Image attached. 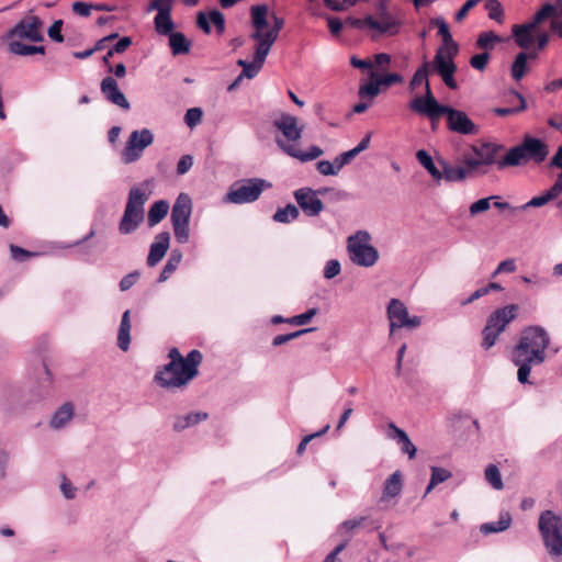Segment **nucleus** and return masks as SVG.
Masks as SVG:
<instances>
[{"label":"nucleus","instance_id":"obj_17","mask_svg":"<svg viewBox=\"0 0 562 562\" xmlns=\"http://www.w3.org/2000/svg\"><path fill=\"white\" fill-rule=\"evenodd\" d=\"M100 90L109 102L124 110L130 109V102L125 98L124 93L120 90L117 82L113 77H104L101 81Z\"/></svg>","mask_w":562,"mask_h":562},{"label":"nucleus","instance_id":"obj_23","mask_svg":"<svg viewBox=\"0 0 562 562\" xmlns=\"http://www.w3.org/2000/svg\"><path fill=\"white\" fill-rule=\"evenodd\" d=\"M403 490V474L400 470L393 472L383 484L382 496L380 502H385L397 497Z\"/></svg>","mask_w":562,"mask_h":562},{"label":"nucleus","instance_id":"obj_37","mask_svg":"<svg viewBox=\"0 0 562 562\" xmlns=\"http://www.w3.org/2000/svg\"><path fill=\"white\" fill-rule=\"evenodd\" d=\"M538 54L536 52H531L529 54L525 52H520L517 54L513 65H512V76L515 80H520L526 70H527V59L537 58Z\"/></svg>","mask_w":562,"mask_h":562},{"label":"nucleus","instance_id":"obj_51","mask_svg":"<svg viewBox=\"0 0 562 562\" xmlns=\"http://www.w3.org/2000/svg\"><path fill=\"white\" fill-rule=\"evenodd\" d=\"M485 9L488 13V18L502 23L504 20V10L502 3L498 0H487L485 3Z\"/></svg>","mask_w":562,"mask_h":562},{"label":"nucleus","instance_id":"obj_49","mask_svg":"<svg viewBox=\"0 0 562 562\" xmlns=\"http://www.w3.org/2000/svg\"><path fill=\"white\" fill-rule=\"evenodd\" d=\"M485 479L495 490H502L504 487L499 469L495 464H488L485 469Z\"/></svg>","mask_w":562,"mask_h":562},{"label":"nucleus","instance_id":"obj_43","mask_svg":"<svg viewBox=\"0 0 562 562\" xmlns=\"http://www.w3.org/2000/svg\"><path fill=\"white\" fill-rule=\"evenodd\" d=\"M369 146V143H358V145L335 157V164L337 165V169H341L346 165L350 164L353 158H356L360 153L366 150Z\"/></svg>","mask_w":562,"mask_h":562},{"label":"nucleus","instance_id":"obj_3","mask_svg":"<svg viewBox=\"0 0 562 562\" xmlns=\"http://www.w3.org/2000/svg\"><path fill=\"white\" fill-rule=\"evenodd\" d=\"M538 529L551 560L562 561V516L549 509L542 512L539 516Z\"/></svg>","mask_w":562,"mask_h":562},{"label":"nucleus","instance_id":"obj_40","mask_svg":"<svg viewBox=\"0 0 562 562\" xmlns=\"http://www.w3.org/2000/svg\"><path fill=\"white\" fill-rule=\"evenodd\" d=\"M151 143H127L122 151V161L131 164L136 161L143 154L144 149Z\"/></svg>","mask_w":562,"mask_h":562},{"label":"nucleus","instance_id":"obj_7","mask_svg":"<svg viewBox=\"0 0 562 562\" xmlns=\"http://www.w3.org/2000/svg\"><path fill=\"white\" fill-rule=\"evenodd\" d=\"M271 183L261 178H249L234 182L224 196V202L246 204L255 202Z\"/></svg>","mask_w":562,"mask_h":562},{"label":"nucleus","instance_id":"obj_64","mask_svg":"<svg viewBox=\"0 0 562 562\" xmlns=\"http://www.w3.org/2000/svg\"><path fill=\"white\" fill-rule=\"evenodd\" d=\"M555 9L557 12L551 20V30L562 36V21L560 20L562 18V0H558Z\"/></svg>","mask_w":562,"mask_h":562},{"label":"nucleus","instance_id":"obj_13","mask_svg":"<svg viewBox=\"0 0 562 562\" xmlns=\"http://www.w3.org/2000/svg\"><path fill=\"white\" fill-rule=\"evenodd\" d=\"M443 115H446L448 128L453 133L464 136H474L480 132L479 125L463 111L448 105Z\"/></svg>","mask_w":562,"mask_h":562},{"label":"nucleus","instance_id":"obj_21","mask_svg":"<svg viewBox=\"0 0 562 562\" xmlns=\"http://www.w3.org/2000/svg\"><path fill=\"white\" fill-rule=\"evenodd\" d=\"M387 438L396 441L403 453L407 454L409 459L415 458L417 449L411 441L408 435L401 428H398L393 422L387 424Z\"/></svg>","mask_w":562,"mask_h":562},{"label":"nucleus","instance_id":"obj_25","mask_svg":"<svg viewBox=\"0 0 562 562\" xmlns=\"http://www.w3.org/2000/svg\"><path fill=\"white\" fill-rule=\"evenodd\" d=\"M209 418V414L205 412H191L187 415H177L172 424V429L176 432H181L187 428L193 427L201 422Z\"/></svg>","mask_w":562,"mask_h":562},{"label":"nucleus","instance_id":"obj_29","mask_svg":"<svg viewBox=\"0 0 562 562\" xmlns=\"http://www.w3.org/2000/svg\"><path fill=\"white\" fill-rule=\"evenodd\" d=\"M250 38L257 42L254 57L259 61L265 63L272 45L276 40L268 37L263 32H254Z\"/></svg>","mask_w":562,"mask_h":562},{"label":"nucleus","instance_id":"obj_59","mask_svg":"<svg viewBox=\"0 0 562 562\" xmlns=\"http://www.w3.org/2000/svg\"><path fill=\"white\" fill-rule=\"evenodd\" d=\"M317 171L324 176H336L339 172L337 169V165L334 161L329 160H319L316 164Z\"/></svg>","mask_w":562,"mask_h":562},{"label":"nucleus","instance_id":"obj_45","mask_svg":"<svg viewBox=\"0 0 562 562\" xmlns=\"http://www.w3.org/2000/svg\"><path fill=\"white\" fill-rule=\"evenodd\" d=\"M555 12L557 9L553 4L546 3L539 11H537L532 20L527 22L526 24H528V27L536 30L537 26L546 19H553Z\"/></svg>","mask_w":562,"mask_h":562},{"label":"nucleus","instance_id":"obj_36","mask_svg":"<svg viewBox=\"0 0 562 562\" xmlns=\"http://www.w3.org/2000/svg\"><path fill=\"white\" fill-rule=\"evenodd\" d=\"M72 416L74 408L71 403H65L54 413L50 419V427L54 429H60L67 425Z\"/></svg>","mask_w":562,"mask_h":562},{"label":"nucleus","instance_id":"obj_34","mask_svg":"<svg viewBox=\"0 0 562 562\" xmlns=\"http://www.w3.org/2000/svg\"><path fill=\"white\" fill-rule=\"evenodd\" d=\"M169 37V46L173 56L184 55L190 52L191 42L183 33L172 32Z\"/></svg>","mask_w":562,"mask_h":562},{"label":"nucleus","instance_id":"obj_53","mask_svg":"<svg viewBox=\"0 0 562 562\" xmlns=\"http://www.w3.org/2000/svg\"><path fill=\"white\" fill-rule=\"evenodd\" d=\"M498 199L499 196L497 195H491L473 202L469 207L470 215L475 216L480 213L486 212L491 207V201Z\"/></svg>","mask_w":562,"mask_h":562},{"label":"nucleus","instance_id":"obj_35","mask_svg":"<svg viewBox=\"0 0 562 562\" xmlns=\"http://www.w3.org/2000/svg\"><path fill=\"white\" fill-rule=\"evenodd\" d=\"M182 251L180 249H172L167 262L165 263L159 277L158 282H165L167 281L171 274L177 270L178 266L180 265L182 260Z\"/></svg>","mask_w":562,"mask_h":562},{"label":"nucleus","instance_id":"obj_30","mask_svg":"<svg viewBox=\"0 0 562 562\" xmlns=\"http://www.w3.org/2000/svg\"><path fill=\"white\" fill-rule=\"evenodd\" d=\"M35 375L41 394L48 393L53 386L54 376L43 357H40V368L35 372Z\"/></svg>","mask_w":562,"mask_h":562},{"label":"nucleus","instance_id":"obj_2","mask_svg":"<svg viewBox=\"0 0 562 562\" xmlns=\"http://www.w3.org/2000/svg\"><path fill=\"white\" fill-rule=\"evenodd\" d=\"M497 150V143H477L472 146L473 153L464 157L463 167L451 166L445 160L439 159L438 164L441 166L442 180L458 182L476 172L485 173L486 168L494 165Z\"/></svg>","mask_w":562,"mask_h":562},{"label":"nucleus","instance_id":"obj_10","mask_svg":"<svg viewBox=\"0 0 562 562\" xmlns=\"http://www.w3.org/2000/svg\"><path fill=\"white\" fill-rule=\"evenodd\" d=\"M8 40H27L43 42V21L37 15H26L20 20L7 34Z\"/></svg>","mask_w":562,"mask_h":562},{"label":"nucleus","instance_id":"obj_55","mask_svg":"<svg viewBox=\"0 0 562 562\" xmlns=\"http://www.w3.org/2000/svg\"><path fill=\"white\" fill-rule=\"evenodd\" d=\"M515 98L517 99V101L519 103L517 106H513V108H496L494 110V112L497 115H499V116H506V115H509V114L522 111L526 108V101H525L524 97L516 92L515 93Z\"/></svg>","mask_w":562,"mask_h":562},{"label":"nucleus","instance_id":"obj_26","mask_svg":"<svg viewBox=\"0 0 562 562\" xmlns=\"http://www.w3.org/2000/svg\"><path fill=\"white\" fill-rule=\"evenodd\" d=\"M513 36L516 44L522 48L528 49L535 43L536 30L528 27V24H515L512 29Z\"/></svg>","mask_w":562,"mask_h":562},{"label":"nucleus","instance_id":"obj_47","mask_svg":"<svg viewBox=\"0 0 562 562\" xmlns=\"http://www.w3.org/2000/svg\"><path fill=\"white\" fill-rule=\"evenodd\" d=\"M368 521H369V517H367V516H360L357 518L344 520L341 524H339V526L337 528V532L339 535L352 533V531L356 528L366 525V522H368ZM349 537L351 538V535H349Z\"/></svg>","mask_w":562,"mask_h":562},{"label":"nucleus","instance_id":"obj_48","mask_svg":"<svg viewBox=\"0 0 562 562\" xmlns=\"http://www.w3.org/2000/svg\"><path fill=\"white\" fill-rule=\"evenodd\" d=\"M369 77L370 78H376L379 85L381 87H385V88L391 87L392 85H395V83H402L403 82V77L400 74H396V72L386 74V75H379L376 71L371 70L369 72Z\"/></svg>","mask_w":562,"mask_h":562},{"label":"nucleus","instance_id":"obj_39","mask_svg":"<svg viewBox=\"0 0 562 562\" xmlns=\"http://www.w3.org/2000/svg\"><path fill=\"white\" fill-rule=\"evenodd\" d=\"M300 215L297 206L289 203L284 207H279L272 216V220L277 223L289 224L295 221Z\"/></svg>","mask_w":562,"mask_h":562},{"label":"nucleus","instance_id":"obj_63","mask_svg":"<svg viewBox=\"0 0 562 562\" xmlns=\"http://www.w3.org/2000/svg\"><path fill=\"white\" fill-rule=\"evenodd\" d=\"M139 277H140V273L137 270L124 276L121 279L120 284H119L120 290L122 292L130 290L137 282Z\"/></svg>","mask_w":562,"mask_h":562},{"label":"nucleus","instance_id":"obj_32","mask_svg":"<svg viewBox=\"0 0 562 562\" xmlns=\"http://www.w3.org/2000/svg\"><path fill=\"white\" fill-rule=\"evenodd\" d=\"M418 162L429 172L432 180L436 183H440L442 180L441 169L436 165L432 157L424 149H419L416 153Z\"/></svg>","mask_w":562,"mask_h":562},{"label":"nucleus","instance_id":"obj_54","mask_svg":"<svg viewBox=\"0 0 562 562\" xmlns=\"http://www.w3.org/2000/svg\"><path fill=\"white\" fill-rule=\"evenodd\" d=\"M317 314L316 308H310L306 312L292 316L286 319L288 324L295 325V326H303L308 324L312 318Z\"/></svg>","mask_w":562,"mask_h":562},{"label":"nucleus","instance_id":"obj_4","mask_svg":"<svg viewBox=\"0 0 562 562\" xmlns=\"http://www.w3.org/2000/svg\"><path fill=\"white\" fill-rule=\"evenodd\" d=\"M519 306L517 304H508L496 308L490 314L482 330V347L485 350H488L495 345L506 326L516 318Z\"/></svg>","mask_w":562,"mask_h":562},{"label":"nucleus","instance_id":"obj_57","mask_svg":"<svg viewBox=\"0 0 562 562\" xmlns=\"http://www.w3.org/2000/svg\"><path fill=\"white\" fill-rule=\"evenodd\" d=\"M357 0H324L325 5L331 11H345L355 5Z\"/></svg>","mask_w":562,"mask_h":562},{"label":"nucleus","instance_id":"obj_28","mask_svg":"<svg viewBox=\"0 0 562 562\" xmlns=\"http://www.w3.org/2000/svg\"><path fill=\"white\" fill-rule=\"evenodd\" d=\"M144 215L125 207L123 216L119 224V231L121 234L128 235L137 229L139 224L143 222Z\"/></svg>","mask_w":562,"mask_h":562},{"label":"nucleus","instance_id":"obj_60","mask_svg":"<svg viewBox=\"0 0 562 562\" xmlns=\"http://www.w3.org/2000/svg\"><path fill=\"white\" fill-rule=\"evenodd\" d=\"M173 0H153L148 5V11L155 10L157 13H171Z\"/></svg>","mask_w":562,"mask_h":562},{"label":"nucleus","instance_id":"obj_5","mask_svg":"<svg viewBox=\"0 0 562 562\" xmlns=\"http://www.w3.org/2000/svg\"><path fill=\"white\" fill-rule=\"evenodd\" d=\"M548 153L547 143H520L510 148L501 160L495 159L494 164H497L498 169L521 166L529 160L540 164L546 159Z\"/></svg>","mask_w":562,"mask_h":562},{"label":"nucleus","instance_id":"obj_38","mask_svg":"<svg viewBox=\"0 0 562 562\" xmlns=\"http://www.w3.org/2000/svg\"><path fill=\"white\" fill-rule=\"evenodd\" d=\"M155 31L162 36H168L173 32L175 22L171 13H157L154 18Z\"/></svg>","mask_w":562,"mask_h":562},{"label":"nucleus","instance_id":"obj_9","mask_svg":"<svg viewBox=\"0 0 562 562\" xmlns=\"http://www.w3.org/2000/svg\"><path fill=\"white\" fill-rule=\"evenodd\" d=\"M168 357L170 361L181 364V372L179 376L166 382L167 385H186L199 373V366L202 362V353L193 349L187 357H182L178 348L173 347L169 350Z\"/></svg>","mask_w":562,"mask_h":562},{"label":"nucleus","instance_id":"obj_24","mask_svg":"<svg viewBox=\"0 0 562 562\" xmlns=\"http://www.w3.org/2000/svg\"><path fill=\"white\" fill-rule=\"evenodd\" d=\"M181 372V364L175 361H169L160 370H158L154 376L157 384L165 389L181 387L182 385H167L166 382L172 380V378L179 376Z\"/></svg>","mask_w":562,"mask_h":562},{"label":"nucleus","instance_id":"obj_11","mask_svg":"<svg viewBox=\"0 0 562 562\" xmlns=\"http://www.w3.org/2000/svg\"><path fill=\"white\" fill-rule=\"evenodd\" d=\"M387 318L390 321V334L398 328H417L422 324L419 316H409L405 304L398 299H391L387 305Z\"/></svg>","mask_w":562,"mask_h":562},{"label":"nucleus","instance_id":"obj_12","mask_svg":"<svg viewBox=\"0 0 562 562\" xmlns=\"http://www.w3.org/2000/svg\"><path fill=\"white\" fill-rule=\"evenodd\" d=\"M345 23L353 29L363 30L369 27L378 31L380 34H395L398 31L400 23L390 13L380 14V20L371 15L364 19L348 16Z\"/></svg>","mask_w":562,"mask_h":562},{"label":"nucleus","instance_id":"obj_16","mask_svg":"<svg viewBox=\"0 0 562 562\" xmlns=\"http://www.w3.org/2000/svg\"><path fill=\"white\" fill-rule=\"evenodd\" d=\"M458 53L453 50H447V48H437L432 60H424L430 72H435L438 76L441 74L457 69L454 57Z\"/></svg>","mask_w":562,"mask_h":562},{"label":"nucleus","instance_id":"obj_22","mask_svg":"<svg viewBox=\"0 0 562 562\" xmlns=\"http://www.w3.org/2000/svg\"><path fill=\"white\" fill-rule=\"evenodd\" d=\"M146 187L147 183H142L133 187L128 192L127 203L125 207L136 211L144 215V205L146 201L149 199V191L147 190Z\"/></svg>","mask_w":562,"mask_h":562},{"label":"nucleus","instance_id":"obj_56","mask_svg":"<svg viewBox=\"0 0 562 562\" xmlns=\"http://www.w3.org/2000/svg\"><path fill=\"white\" fill-rule=\"evenodd\" d=\"M202 115L203 112L200 108H191L184 114V122L189 127L193 128L201 122Z\"/></svg>","mask_w":562,"mask_h":562},{"label":"nucleus","instance_id":"obj_8","mask_svg":"<svg viewBox=\"0 0 562 562\" xmlns=\"http://www.w3.org/2000/svg\"><path fill=\"white\" fill-rule=\"evenodd\" d=\"M191 213V198L187 193H180L172 205L170 216L175 238L179 244H186L190 238Z\"/></svg>","mask_w":562,"mask_h":562},{"label":"nucleus","instance_id":"obj_33","mask_svg":"<svg viewBox=\"0 0 562 562\" xmlns=\"http://www.w3.org/2000/svg\"><path fill=\"white\" fill-rule=\"evenodd\" d=\"M169 203L166 200H159L153 203L147 213V223L149 227L159 224L168 214Z\"/></svg>","mask_w":562,"mask_h":562},{"label":"nucleus","instance_id":"obj_61","mask_svg":"<svg viewBox=\"0 0 562 562\" xmlns=\"http://www.w3.org/2000/svg\"><path fill=\"white\" fill-rule=\"evenodd\" d=\"M63 20H56L54 23L48 27L47 34L48 37L56 42V43H63L64 42V35L61 34L63 29Z\"/></svg>","mask_w":562,"mask_h":562},{"label":"nucleus","instance_id":"obj_14","mask_svg":"<svg viewBox=\"0 0 562 562\" xmlns=\"http://www.w3.org/2000/svg\"><path fill=\"white\" fill-rule=\"evenodd\" d=\"M447 106L448 105H442L436 100L429 85H427V91H425L424 97H416L411 102V109L413 111L427 115L431 121L443 115Z\"/></svg>","mask_w":562,"mask_h":562},{"label":"nucleus","instance_id":"obj_31","mask_svg":"<svg viewBox=\"0 0 562 562\" xmlns=\"http://www.w3.org/2000/svg\"><path fill=\"white\" fill-rule=\"evenodd\" d=\"M512 524V515L508 512H503L499 515L498 520L485 522L480 526V531L487 536L490 533H496L505 531L510 527Z\"/></svg>","mask_w":562,"mask_h":562},{"label":"nucleus","instance_id":"obj_62","mask_svg":"<svg viewBox=\"0 0 562 562\" xmlns=\"http://www.w3.org/2000/svg\"><path fill=\"white\" fill-rule=\"evenodd\" d=\"M341 266L337 259H330L326 262L323 271L325 279H333L340 273Z\"/></svg>","mask_w":562,"mask_h":562},{"label":"nucleus","instance_id":"obj_46","mask_svg":"<svg viewBox=\"0 0 562 562\" xmlns=\"http://www.w3.org/2000/svg\"><path fill=\"white\" fill-rule=\"evenodd\" d=\"M430 70L426 66L425 61H423L422 66L415 71L413 78L409 82L411 90H415L419 85H425V91H427V85H429L428 76Z\"/></svg>","mask_w":562,"mask_h":562},{"label":"nucleus","instance_id":"obj_27","mask_svg":"<svg viewBox=\"0 0 562 562\" xmlns=\"http://www.w3.org/2000/svg\"><path fill=\"white\" fill-rule=\"evenodd\" d=\"M430 24L438 29V35L442 40V45L439 46L438 48H447V50H453V53H459V46L453 41L449 26L445 19L441 16L434 18L431 19Z\"/></svg>","mask_w":562,"mask_h":562},{"label":"nucleus","instance_id":"obj_44","mask_svg":"<svg viewBox=\"0 0 562 562\" xmlns=\"http://www.w3.org/2000/svg\"><path fill=\"white\" fill-rule=\"evenodd\" d=\"M431 475L428 483V486L426 488V494H428L435 486H437L440 483L446 482L448 479L452 476V473L443 468L440 467H431Z\"/></svg>","mask_w":562,"mask_h":562},{"label":"nucleus","instance_id":"obj_58","mask_svg":"<svg viewBox=\"0 0 562 562\" xmlns=\"http://www.w3.org/2000/svg\"><path fill=\"white\" fill-rule=\"evenodd\" d=\"M263 66L262 61H259L254 57L252 61H249L248 65H245V69L241 70L240 75L248 79L255 78L258 72L261 70Z\"/></svg>","mask_w":562,"mask_h":562},{"label":"nucleus","instance_id":"obj_52","mask_svg":"<svg viewBox=\"0 0 562 562\" xmlns=\"http://www.w3.org/2000/svg\"><path fill=\"white\" fill-rule=\"evenodd\" d=\"M9 50L10 53L19 56L34 55V46L24 44L20 40H10Z\"/></svg>","mask_w":562,"mask_h":562},{"label":"nucleus","instance_id":"obj_6","mask_svg":"<svg viewBox=\"0 0 562 562\" xmlns=\"http://www.w3.org/2000/svg\"><path fill=\"white\" fill-rule=\"evenodd\" d=\"M371 236L366 231H358L347 239V250L350 260L359 266L369 268L379 260V251L370 244Z\"/></svg>","mask_w":562,"mask_h":562},{"label":"nucleus","instance_id":"obj_50","mask_svg":"<svg viewBox=\"0 0 562 562\" xmlns=\"http://www.w3.org/2000/svg\"><path fill=\"white\" fill-rule=\"evenodd\" d=\"M501 42V37L494 32H482L476 40V46L481 49H492L496 43Z\"/></svg>","mask_w":562,"mask_h":562},{"label":"nucleus","instance_id":"obj_15","mask_svg":"<svg viewBox=\"0 0 562 562\" xmlns=\"http://www.w3.org/2000/svg\"><path fill=\"white\" fill-rule=\"evenodd\" d=\"M299 206L307 216H317L324 209L322 200L317 196V192L311 188H301L293 193Z\"/></svg>","mask_w":562,"mask_h":562},{"label":"nucleus","instance_id":"obj_18","mask_svg":"<svg viewBox=\"0 0 562 562\" xmlns=\"http://www.w3.org/2000/svg\"><path fill=\"white\" fill-rule=\"evenodd\" d=\"M280 148L289 156L299 159L302 162L314 160L323 155V149L316 145H311L306 150L302 149L304 143H277Z\"/></svg>","mask_w":562,"mask_h":562},{"label":"nucleus","instance_id":"obj_1","mask_svg":"<svg viewBox=\"0 0 562 562\" xmlns=\"http://www.w3.org/2000/svg\"><path fill=\"white\" fill-rule=\"evenodd\" d=\"M549 344L550 335L542 326L531 325L522 329L512 352V361L518 368L519 383H529L531 369L544 362Z\"/></svg>","mask_w":562,"mask_h":562},{"label":"nucleus","instance_id":"obj_42","mask_svg":"<svg viewBox=\"0 0 562 562\" xmlns=\"http://www.w3.org/2000/svg\"><path fill=\"white\" fill-rule=\"evenodd\" d=\"M251 22L255 27V32H263V29L268 25L267 13L268 8L265 4L251 7Z\"/></svg>","mask_w":562,"mask_h":562},{"label":"nucleus","instance_id":"obj_19","mask_svg":"<svg viewBox=\"0 0 562 562\" xmlns=\"http://www.w3.org/2000/svg\"><path fill=\"white\" fill-rule=\"evenodd\" d=\"M169 244L170 234L168 232H161L155 236L147 257L148 267H155L165 257L169 248Z\"/></svg>","mask_w":562,"mask_h":562},{"label":"nucleus","instance_id":"obj_41","mask_svg":"<svg viewBox=\"0 0 562 562\" xmlns=\"http://www.w3.org/2000/svg\"><path fill=\"white\" fill-rule=\"evenodd\" d=\"M380 92L381 86L379 85L376 78H370V81L360 83L358 95L360 100H368L372 102Z\"/></svg>","mask_w":562,"mask_h":562},{"label":"nucleus","instance_id":"obj_20","mask_svg":"<svg viewBox=\"0 0 562 562\" xmlns=\"http://www.w3.org/2000/svg\"><path fill=\"white\" fill-rule=\"evenodd\" d=\"M274 126L282 133L286 140H300L302 136V126L295 116L290 114H281L274 121Z\"/></svg>","mask_w":562,"mask_h":562}]
</instances>
